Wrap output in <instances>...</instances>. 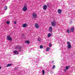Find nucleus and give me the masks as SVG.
Instances as JSON below:
<instances>
[{"mask_svg": "<svg viewBox=\"0 0 75 75\" xmlns=\"http://www.w3.org/2000/svg\"><path fill=\"white\" fill-rule=\"evenodd\" d=\"M32 16L34 18H36L37 17V15L35 13H33L32 14Z\"/></svg>", "mask_w": 75, "mask_h": 75, "instance_id": "f257e3e1", "label": "nucleus"}, {"mask_svg": "<svg viewBox=\"0 0 75 75\" xmlns=\"http://www.w3.org/2000/svg\"><path fill=\"white\" fill-rule=\"evenodd\" d=\"M43 75H44V74H43Z\"/></svg>", "mask_w": 75, "mask_h": 75, "instance_id": "7c9ffc66", "label": "nucleus"}, {"mask_svg": "<svg viewBox=\"0 0 75 75\" xmlns=\"http://www.w3.org/2000/svg\"><path fill=\"white\" fill-rule=\"evenodd\" d=\"M35 27L36 28H39V25H38V24L37 23H35Z\"/></svg>", "mask_w": 75, "mask_h": 75, "instance_id": "f8f14e48", "label": "nucleus"}, {"mask_svg": "<svg viewBox=\"0 0 75 75\" xmlns=\"http://www.w3.org/2000/svg\"><path fill=\"white\" fill-rule=\"evenodd\" d=\"M67 44H68L67 46L68 48H70L71 47V44H70V42H69V41H68L67 42Z\"/></svg>", "mask_w": 75, "mask_h": 75, "instance_id": "20e7f679", "label": "nucleus"}, {"mask_svg": "<svg viewBox=\"0 0 75 75\" xmlns=\"http://www.w3.org/2000/svg\"><path fill=\"white\" fill-rule=\"evenodd\" d=\"M57 12L58 13L61 14V12H62V11L61 10V9H59L57 10Z\"/></svg>", "mask_w": 75, "mask_h": 75, "instance_id": "0eeeda50", "label": "nucleus"}, {"mask_svg": "<svg viewBox=\"0 0 75 75\" xmlns=\"http://www.w3.org/2000/svg\"><path fill=\"white\" fill-rule=\"evenodd\" d=\"M56 24H57V23L54 22H52L51 23V25L52 27H55L56 26Z\"/></svg>", "mask_w": 75, "mask_h": 75, "instance_id": "f03ea898", "label": "nucleus"}, {"mask_svg": "<svg viewBox=\"0 0 75 75\" xmlns=\"http://www.w3.org/2000/svg\"><path fill=\"white\" fill-rule=\"evenodd\" d=\"M27 23H24L23 24L22 27L24 28H25V27H27Z\"/></svg>", "mask_w": 75, "mask_h": 75, "instance_id": "9b49d317", "label": "nucleus"}, {"mask_svg": "<svg viewBox=\"0 0 75 75\" xmlns=\"http://www.w3.org/2000/svg\"><path fill=\"white\" fill-rule=\"evenodd\" d=\"M55 68V65H53V66L52 69H54Z\"/></svg>", "mask_w": 75, "mask_h": 75, "instance_id": "412c9836", "label": "nucleus"}, {"mask_svg": "<svg viewBox=\"0 0 75 75\" xmlns=\"http://www.w3.org/2000/svg\"><path fill=\"white\" fill-rule=\"evenodd\" d=\"M14 24H16V21L14 22Z\"/></svg>", "mask_w": 75, "mask_h": 75, "instance_id": "a878e982", "label": "nucleus"}, {"mask_svg": "<svg viewBox=\"0 0 75 75\" xmlns=\"http://www.w3.org/2000/svg\"><path fill=\"white\" fill-rule=\"evenodd\" d=\"M6 23L7 24H10V22H9V21H7L6 22Z\"/></svg>", "mask_w": 75, "mask_h": 75, "instance_id": "4be33fe9", "label": "nucleus"}, {"mask_svg": "<svg viewBox=\"0 0 75 75\" xmlns=\"http://www.w3.org/2000/svg\"><path fill=\"white\" fill-rule=\"evenodd\" d=\"M66 69H67V70H68V69H69L68 68V66H66Z\"/></svg>", "mask_w": 75, "mask_h": 75, "instance_id": "b1692460", "label": "nucleus"}, {"mask_svg": "<svg viewBox=\"0 0 75 75\" xmlns=\"http://www.w3.org/2000/svg\"><path fill=\"white\" fill-rule=\"evenodd\" d=\"M49 31L50 32V33H52V28L51 26H50L49 27Z\"/></svg>", "mask_w": 75, "mask_h": 75, "instance_id": "9d476101", "label": "nucleus"}, {"mask_svg": "<svg viewBox=\"0 0 75 75\" xmlns=\"http://www.w3.org/2000/svg\"><path fill=\"white\" fill-rule=\"evenodd\" d=\"M43 48V46L42 45H40V48L41 49V48Z\"/></svg>", "mask_w": 75, "mask_h": 75, "instance_id": "5701e85b", "label": "nucleus"}, {"mask_svg": "<svg viewBox=\"0 0 75 75\" xmlns=\"http://www.w3.org/2000/svg\"><path fill=\"white\" fill-rule=\"evenodd\" d=\"M25 43H27V44H29L30 43V41L28 40H26L25 41Z\"/></svg>", "mask_w": 75, "mask_h": 75, "instance_id": "2eb2a0df", "label": "nucleus"}, {"mask_svg": "<svg viewBox=\"0 0 75 75\" xmlns=\"http://www.w3.org/2000/svg\"><path fill=\"white\" fill-rule=\"evenodd\" d=\"M50 48L49 47H47L46 48V51L47 52L49 51V50H50Z\"/></svg>", "mask_w": 75, "mask_h": 75, "instance_id": "4468645a", "label": "nucleus"}, {"mask_svg": "<svg viewBox=\"0 0 75 75\" xmlns=\"http://www.w3.org/2000/svg\"><path fill=\"white\" fill-rule=\"evenodd\" d=\"M64 71H65V72H66V71H67V70H66V69H65L64 70Z\"/></svg>", "mask_w": 75, "mask_h": 75, "instance_id": "cd10ccee", "label": "nucleus"}, {"mask_svg": "<svg viewBox=\"0 0 75 75\" xmlns=\"http://www.w3.org/2000/svg\"><path fill=\"white\" fill-rule=\"evenodd\" d=\"M42 73L43 75H44V74H45V71H44V70H43L42 71Z\"/></svg>", "mask_w": 75, "mask_h": 75, "instance_id": "f3484780", "label": "nucleus"}, {"mask_svg": "<svg viewBox=\"0 0 75 75\" xmlns=\"http://www.w3.org/2000/svg\"><path fill=\"white\" fill-rule=\"evenodd\" d=\"M38 41H39V42H41V40H40V39H38Z\"/></svg>", "mask_w": 75, "mask_h": 75, "instance_id": "393cba45", "label": "nucleus"}, {"mask_svg": "<svg viewBox=\"0 0 75 75\" xmlns=\"http://www.w3.org/2000/svg\"><path fill=\"white\" fill-rule=\"evenodd\" d=\"M1 67L0 66V69H1Z\"/></svg>", "mask_w": 75, "mask_h": 75, "instance_id": "c756f323", "label": "nucleus"}, {"mask_svg": "<svg viewBox=\"0 0 75 75\" xmlns=\"http://www.w3.org/2000/svg\"><path fill=\"white\" fill-rule=\"evenodd\" d=\"M11 64H8L6 66V67H11Z\"/></svg>", "mask_w": 75, "mask_h": 75, "instance_id": "ddd939ff", "label": "nucleus"}, {"mask_svg": "<svg viewBox=\"0 0 75 75\" xmlns=\"http://www.w3.org/2000/svg\"><path fill=\"white\" fill-rule=\"evenodd\" d=\"M7 9V6H5V8H4V10H6Z\"/></svg>", "mask_w": 75, "mask_h": 75, "instance_id": "a211bd4d", "label": "nucleus"}, {"mask_svg": "<svg viewBox=\"0 0 75 75\" xmlns=\"http://www.w3.org/2000/svg\"><path fill=\"white\" fill-rule=\"evenodd\" d=\"M47 8V6L46 5H44L43 6V9L44 10H45Z\"/></svg>", "mask_w": 75, "mask_h": 75, "instance_id": "1a4fd4ad", "label": "nucleus"}, {"mask_svg": "<svg viewBox=\"0 0 75 75\" xmlns=\"http://www.w3.org/2000/svg\"><path fill=\"white\" fill-rule=\"evenodd\" d=\"M52 46V44L51 43H50L49 45V46L51 47Z\"/></svg>", "mask_w": 75, "mask_h": 75, "instance_id": "aec40b11", "label": "nucleus"}, {"mask_svg": "<svg viewBox=\"0 0 75 75\" xmlns=\"http://www.w3.org/2000/svg\"><path fill=\"white\" fill-rule=\"evenodd\" d=\"M47 7H49V4H48V3L47 4Z\"/></svg>", "mask_w": 75, "mask_h": 75, "instance_id": "bb28decb", "label": "nucleus"}, {"mask_svg": "<svg viewBox=\"0 0 75 75\" xmlns=\"http://www.w3.org/2000/svg\"><path fill=\"white\" fill-rule=\"evenodd\" d=\"M74 27H71L70 29V31L72 33L74 32Z\"/></svg>", "mask_w": 75, "mask_h": 75, "instance_id": "6e6552de", "label": "nucleus"}, {"mask_svg": "<svg viewBox=\"0 0 75 75\" xmlns=\"http://www.w3.org/2000/svg\"><path fill=\"white\" fill-rule=\"evenodd\" d=\"M7 40H9V41H11L12 40V38L10 37V36H7Z\"/></svg>", "mask_w": 75, "mask_h": 75, "instance_id": "423d86ee", "label": "nucleus"}, {"mask_svg": "<svg viewBox=\"0 0 75 75\" xmlns=\"http://www.w3.org/2000/svg\"><path fill=\"white\" fill-rule=\"evenodd\" d=\"M48 37L50 38L51 37V34L50 33H48V35H47Z\"/></svg>", "mask_w": 75, "mask_h": 75, "instance_id": "dca6fc26", "label": "nucleus"}, {"mask_svg": "<svg viewBox=\"0 0 75 75\" xmlns=\"http://www.w3.org/2000/svg\"><path fill=\"white\" fill-rule=\"evenodd\" d=\"M67 67H68V68H70V66H69Z\"/></svg>", "mask_w": 75, "mask_h": 75, "instance_id": "c85d7f7f", "label": "nucleus"}, {"mask_svg": "<svg viewBox=\"0 0 75 75\" xmlns=\"http://www.w3.org/2000/svg\"><path fill=\"white\" fill-rule=\"evenodd\" d=\"M23 11H26L27 10V6H25L23 8Z\"/></svg>", "mask_w": 75, "mask_h": 75, "instance_id": "7ed1b4c3", "label": "nucleus"}, {"mask_svg": "<svg viewBox=\"0 0 75 75\" xmlns=\"http://www.w3.org/2000/svg\"><path fill=\"white\" fill-rule=\"evenodd\" d=\"M70 31V30H69V29H67V32L68 33H69V32Z\"/></svg>", "mask_w": 75, "mask_h": 75, "instance_id": "6ab92c4d", "label": "nucleus"}, {"mask_svg": "<svg viewBox=\"0 0 75 75\" xmlns=\"http://www.w3.org/2000/svg\"><path fill=\"white\" fill-rule=\"evenodd\" d=\"M13 54L14 55H17V54H18V51L14 50L13 51Z\"/></svg>", "mask_w": 75, "mask_h": 75, "instance_id": "39448f33", "label": "nucleus"}]
</instances>
